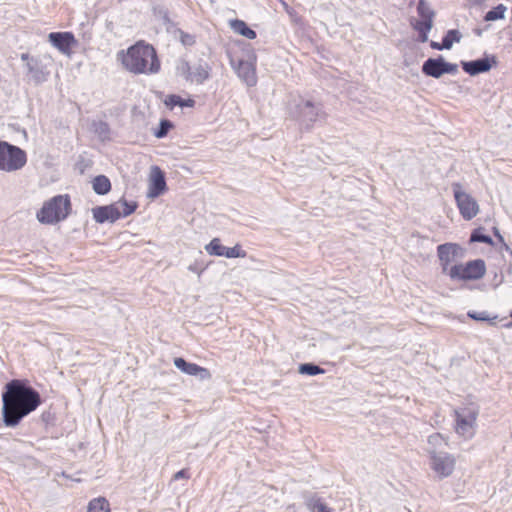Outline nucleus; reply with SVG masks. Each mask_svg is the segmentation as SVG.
<instances>
[{
	"instance_id": "nucleus-1",
	"label": "nucleus",
	"mask_w": 512,
	"mask_h": 512,
	"mask_svg": "<svg viewBox=\"0 0 512 512\" xmlns=\"http://www.w3.org/2000/svg\"><path fill=\"white\" fill-rule=\"evenodd\" d=\"M42 403L40 393L26 380L7 382L2 392V419L7 427H16L23 418L35 411Z\"/></svg>"
},
{
	"instance_id": "nucleus-2",
	"label": "nucleus",
	"mask_w": 512,
	"mask_h": 512,
	"mask_svg": "<svg viewBox=\"0 0 512 512\" xmlns=\"http://www.w3.org/2000/svg\"><path fill=\"white\" fill-rule=\"evenodd\" d=\"M122 64L134 74H156L161 67L156 50L144 41H139L127 49L122 55Z\"/></svg>"
},
{
	"instance_id": "nucleus-3",
	"label": "nucleus",
	"mask_w": 512,
	"mask_h": 512,
	"mask_svg": "<svg viewBox=\"0 0 512 512\" xmlns=\"http://www.w3.org/2000/svg\"><path fill=\"white\" fill-rule=\"evenodd\" d=\"M71 211L68 195H56L46 201L37 212V219L43 224H55L66 219Z\"/></svg>"
},
{
	"instance_id": "nucleus-4",
	"label": "nucleus",
	"mask_w": 512,
	"mask_h": 512,
	"mask_svg": "<svg viewBox=\"0 0 512 512\" xmlns=\"http://www.w3.org/2000/svg\"><path fill=\"white\" fill-rule=\"evenodd\" d=\"M27 163V154L20 147L0 140V170L14 172Z\"/></svg>"
},
{
	"instance_id": "nucleus-5",
	"label": "nucleus",
	"mask_w": 512,
	"mask_h": 512,
	"mask_svg": "<svg viewBox=\"0 0 512 512\" xmlns=\"http://www.w3.org/2000/svg\"><path fill=\"white\" fill-rule=\"evenodd\" d=\"M455 432L464 439H471L476 433L479 409L475 406H467L456 409Z\"/></svg>"
},
{
	"instance_id": "nucleus-6",
	"label": "nucleus",
	"mask_w": 512,
	"mask_h": 512,
	"mask_svg": "<svg viewBox=\"0 0 512 512\" xmlns=\"http://www.w3.org/2000/svg\"><path fill=\"white\" fill-rule=\"evenodd\" d=\"M486 274V264L483 259H475L465 264H456L450 267L448 276L452 280L470 281L479 280Z\"/></svg>"
},
{
	"instance_id": "nucleus-7",
	"label": "nucleus",
	"mask_w": 512,
	"mask_h": 512,
	"mask_svg": "<svg viewBox=\"0 0 512 512\" xmlns=\"http://www.w3.org/2000/svg\"><path fill=\"white\" fill-rule=\"evenodd\" d=\"M295 108L300 125L307 130L310 129L314 123L325 117L320 103L300 99Z\"/></svg>"
},
{
	"instance_id": "nucleus-8",
	"label": "nucleus",
	"mask_w": 512,
	"mask_h": 512,
	"mask_svg": "<svg viewBox=\"0 0 512 512\" xmlns=\"http://www.w3.org/2000/svg\"><path fill=\"white\" fill-rule=\"evenodd\" d=\"M421 71L425 76L438 79L444 74H457L458 65L447 62L443 56L439 55L436 58L426 59L422 64Z\"/></svg>"
},
{
	"instance_id": "nucleus-9",
	"label": "nucleus",
	"mask_w": 512,
	"mask_h": 512,
	"mask_svg": "<svg viewBox=\"0 0 512 512\" xmlns=\"http://www.w3.org/2000/svg\"><path fill=\"white\" fill-rule=\"evenodd\" d=\"M431 469L440 477L450 476L455 468L456 459L452 454L439 450H428Z\"/></svg>"
},
{
	"instance_id": "nucleus-10",
	"label": "nucleus",
	"mask_w": 512,
	"mask_h": 512,
	"mask_svg": "<svg viewBox=\"0 0 512 512\" xmlns=\"http://www.w3.org/2000/svg\"><path fill=\"white\" fill-rule=\"evenodd\" d=\"M454 198L461 216L465 220L473 219L479 212L477 201L468 193L461 190V185H453Z\"/></svg>"
},
{
	"instance_id": "nucleus-11",
	"label": "nucleus",
	"mask_w": 512,
	"mask_h": 512,
	"mask_svg": "<svg viewBox=\"0 0 512 512\" xmlns=\"http://www.w3.org/2000/svg\"><path fill=\"white\" fill-rule=\"evenodd\" d=\"M437 256L443 273L448 275L449 265L456 259H462L465 256V249L457 243H444L438 245Z\"/></svg>"
},
{
	"instance_id": "nucleus-12",
	"label": "nucleus",
	"mask_w": 512,
	"mask_h": 512,
	"mask_svg": "<svg viewBox=\"0 0 512 512\" xmlns=\"http://www.w3.org/2000/svg\"><path fill=\"white\" fill-rule=\"evenodd\" d=\"M460 64L464 72L470 76H476L481 73H486L490 71L492 67L496 66L497 58L492 54H484L482 58L471 61H461Z\"/></svg>"
},
{
	"instance_id": "nucleus-13",
	"label": "nucleus",
	"mask_w": 512,
	"mask_h": 512,
	"mask_svg": "<svg viewBox=\"0 0 512 512\" xmlns=\"http://www.w3.org/2000/svg\"><path fill=\"white\" fill-rule=\"evenodd\" d=\"M48 40L52 46L66 55H70L72 47L77 43L72 32H51Z\"/></svg>"
},
{
	"instance_id": "nucleus-14",
	"label": "nucleus",
	"mask_w": 512,
	"mask_h": 512,
	"mask_svg": "<svg viewBox=\"0 0 512 512\" xmlns=\"http://www.w3.org/2000/svg\"><path fill=\"white\" fill-rule=\"evenodd\" d=\"M166 189L167 185L164 172L158 166H153L147 196L149 198H157L162 195Z\"/></svg>"
},
{
	"instance_id": "nucleus-15",
	"label": "nucleus",
	"mask_w": 512,
	"mask_h": 512,
	"mask_svg": "<svg viewBox=\"0 0 512 512\" xmlns=\"http://www.w3.org/2000/svg\"><path fill=\"white\" fill-rule=\"evenodd\" d=\"M93 218L97 223L105 222L114 223L121 218L120 208L118 204H110L105 206H97L92 209Z\"/></svg>"
},
{
	"instance_id": "nucleus-16",
	"label": "nucleus",
	"mask_w": 512,
	"mask_h": 512,
	"mask_svg": "<svg viewBox=\"0 0 512 512\" xmlns=\"http://www.w3.org/2000/svg\"><path fill=\"white\" fill-rule=\"evenodd\" d=\"M174 365L181 372L190 375L197 376L201 380L209 379L211 374L208 369L201 367L195 363L187 362L184 358L177 357L174 359Z\"/></svg>"
},
{
	"instance_id": "nucleus-17",
	"label": "nucleus",
	"mask_w": 512,
	"mask_h": 512,
	"mask_svg": "<svg viewBox=\"0 0 512 512\" xmlns=\"http://www.w3.org/2000/svg\"><path fill=\"white\" fill-rule=\"evenodd\" d=\"M25 67L29 81L33 82L35 85H39L47 80L49 72L38 58L29 60V63H26Z\"/></svg>"
},
{
	"instance_id": "nucleus-18",
	"label": "nucleus",
	"mask_w": 512,
	"mask_h": 512,
	"mask_svg": "<svg viewBox=\"0 0 512 512\" xmlns=\"http://www.w3.org/2000/svg\"><path fill=\"white\" fill-rule=\"evenodd\" d=\"M236 72L239 78H241L248 86L252 87L256 85V71L252 63L240 60L236 68Z\"/></svg>"
},
{
	"instance_id": "nucleus-19",
	"label": "nucleus",
	"mask_w": 512,
	"mask_h": 512,
	"mask_svg": "<svg viewBox=\"0 0 512 512\" xmlns=\"http://www.w3.org/2000/svg\"><path fill=\"white\" fill-rule=\"evenodd\" d=\"M211 67L208 63L203 62L192 67L191 76L189 77L190 83L203 84L210 78Z\"/></svg>"
},
{
	"instance_id": "nucleus-20",
	"label": "nucleus",
	"mask_w": 512,
	"mask_h": 512,
	"mask_svg": "<svg viewBox=\"0 0 512 512\" xmlns=\"http://www.w3.org/2000/svg\"><path fill=\"white\" fill-rule=\"evenodd\" d=\"M410 25L418 33L417 41L421 43L428 41V34L433 27V22L412 18Z\"/></svg>"
},
{
	"instance_id": "nucleus-21",
	"label": "nucleus",
	"mask_w": 512,
	"mask_h": 512,
	"mask_svg": "<svg viewBox=\"0 0 512 512\" xmlns=\"http://www.w3.org/2000/svg\"><path fill=\"white\" fill-rule=\"evenodd\" d=\"M230 26L234 32L253 40L256 38V32L251 29L243 20L235 19L230 22Z\"/></svg>"
},
{
	"instance_id": "nucleus-22",
	"label": "nucleus",
	"mask_w": 512,
	"mask_h": 512,
	"mask_svg": "<svg viewBox=\"0 0 512 512\" xmlns=\"http://www.w3.org/2000/svg\"><path fill=\"white\" fill-rule=\"evenodd\" d=\"M92 188L98 195H106L111 190V182L105 175H98L92 180Z\"/></svg>"
},
{
	"instance_id": "nucleus-23",
	"label": "nucleus",
	"mask_w": 512,
	"mask_h": 512,
	"mask_svg": "<svg viewBox=\"0 0 512 512\" xmlns=\"http://www.w3.org/2000/svg\"><path fill=\"white\" fill-rule=\"evenodd\" d=\"M164 104L169 107L170 109H173L175 106L179 107H194L195 100L188 98V99H182L177 94H170L168 95L165 100Z\"/></svg>"
},
{
	"instance_id": "nucleus-24",
	"label": "nucleus",
	"mask_w": 512,
	"mask_h": 512,
	"mask_svg": "<svg viewBox=\"0 0 512 512\" xmlns=\"http://www.w3.org/2000/svg\"><path fill=\"white\" fill-rule=\"evenodd\" d=\"M418 19L423 21L433 22L435 18V11L431 8L426 0H419L417 4Z\"/></svg>"
},
{
	"instance_id": "nucleus-25",
	"label": "nucleus",
	"mask_w": 512,
	"mask_h": 512,
	"mask_svg": "<svg viewBox=\"0 0 512 512\" xmlns=\"http://www.w3.org/2000/svg\"><path fill=\"white\" fill-rule=\"evenodd\" d=\"M87 512H111L110 504L104 497L94 498L89 502Z\"/></svg>"
},
{
	"instance_id": "nucleus-26",
	"label": "nucleus",
	"mask_w": 512,
	"mask_h": 512,
	"mask_svg": "<svg viewBox=\"0 0 512 512\" xmlns=\"http://www.w3.org/2000/svg\"><path fill=\"white\" fill-rule=\"evenodd\" d=\"M462 39V34L457 29H450L442 38V46L449 50L452 48L454 43H459Z\"/></svg>"
},
{
	"instance_id": "nucleus-27",
	"label": "nucleus",
	"mask_w": 512,
	"mask_h": 512,
	"mask_svg": "<svg viewBox=\"0 0 512 512\" xmlns=\"http://www.w3.org/2000/svg\"><path fill=\"white\" fill-rule=\"evenodd\" d=\"M205 250L210 255L224 256L226 247L221 244V241L219 238H214L210 241L209 244H207L205 246Z\"/></svg>"
},
{
	"instance_id": "nucleus-28",
	"label": "nucleus",
	"mask_w": 512,
	"mask_h": 512,
	"mask_svg": "<svg viewBox=\"0 0 512 512\" xmlns=\"http://www.w3.org/2000/svg\"><path fill=\"white\" fill-rule=\"evenodd\" d=\"M306 505L310 512H331L330 508L318 497H311Z\"/></svg>"
},
{
	"instance_id": "nucleus-29",
	"label": "nucleus",
	"mask_w": 512,
	"mask_h": 512,
	"mask_svg": "<svg viewBox=\"0 0 512 512\" xmlns=\"http://www.w3.org/2000/svg\"><path fill=\"white\" fill-rule=\"evenodd\" d=\"M506 10H507L506 6H504L503 4H499L496 7L489 10L485 14L484 20L485 21H496V20L503 19L505 17Z\"/></svg>"
},
{
	"instance_id": "nucleus-30",
	"label": "nucleus",
	"mask_w": 512,
	"mask_h": 512,
	"mask_svg": "<svg viewBox=\"0 0 512 512\" xmlns=\"http://www.w3.org/2000/svg\"><path fill=\"white\" fill-rule=\"evenodd\" d=\"M324 372L323 368L314 363H303L299 366V373L303 375L315 376Z\"/></svg>"
},
{
	"instance_id": "nucleus-31",
	"label": "nucleus",
	"mask_w": 512,
	"mask_h": 512,
	"mask_svg": "<svg viewBox=\"0 0 512 512\" xmlns=\"http://www.w3.org/2000/svg\"><path fill=\"white\" fill-rule=\"evenodd\" d=\"M192 67L185 59L178 60L176 64V73L181 76L187 82H189V77L191 76Z\"/></svg>"
},
{
	"instance_id": "nucleus-32",
	"label": "nucleus",
	"mask_w": 512,
	"mask_h": 512,
	"mask_svg": "<svg viewBox=\"0 0 512 512\" xmlns=\"http://www.w3.org/2000/svg\"><path fill=\"white\" fill-rule=\"evenodd\" d=\"M470 242L472 243H485V244H493V240L489 235L483 233L482 228L474 229L470 235Z\"/></svg>"
},
{
	"instance_id": "nucleus-33",
	"label": "nucleus",
	"mask_w": 512,
	"mask_h": 512,
	"mask_svg": "<svg viewBox=\"0 0 512 512\" xmlns=\"http://www.w3.org/2000/svg\"><path fill=\"white\" fill-rule=\"evenodd\" d=\"M467 316L476 321H487L490 324H495V320L498 318L497 315H494L493 317H491L488 314V312H486V311H482V312L469 311L467 313Z\"/></svg>"
},
{
	"instance_id": "nucleus-34",
	"label": "nucleus",
	"mask_w": 512,
	"mask_h": 512,
	"mask_svg": "<svg viewBox=\"0 0 512 512\" xmlns=\"http://www.w3.org/2000/svg\"><path fill=\"white\" fill-rule=\"evenodd\" d=\"M428 450H438L443 444L445 443V440L443 436L440 433H434L428 437Z\"/></svg>"
},
{
	"instance_id": "nucleus-35",
	"label": "nucleus",
	"mask_w": 512,
	"mask_h": 512,
	"mask_svg": "<svg viewBox=\"0 0 512 512\" xmlns=\"http://www.w3.org/2000/svg\"><path fill=\"white\" fill-rule=\"evenodd\" d=\"M117 204L118 206L120 205L123 207V210H120L121 217H127L131 215L137 208L136 202H128L125 199L120 200Z\"/></svg>"
},
{
	"instance_id": "nucleus-36",
	"label": "nucleus",
	"mask_w": 512,
	"mask_h": 512,
	"mask_svg": "<svg viewBox=\"0 0 512 512\" xmlns=\"http://www.w3.org/2000/svg\"><path fill=\"white\" fill-rule=\"evenodd\" d=\"M172 126L173 125L171 121L167 119L161 120L158 129L154 132L155 137L164 138L168 134Z\"/></svg>"
},
{
	"instance_id": "nucleus-37",
	"label": "nucleus",
	"mask_w": 512,
	"mask_h": 512,
	"mask_svg": "<svg viewBox=\"0 0 512 512\" xmlns=\"http://www.w3.org/2000/svg\"><path fill=\"white\" fill-rule=\"evenodd\" d=\"M246 252L241 249L240 245H235L234 247H226L225 255L226 258H238V257H245Z\"/></svg>"
},
{
	"instance_id": "nucleus-38",
	"label": "nucleus",
	"mask_w": 512,
	"mask_h": 512,
	"mask_svg": "<svg viewBox=\"0 0 512 512\" xmlns=\"http://www.w3.org/2000/svg\"><path fill=\"white\" fill-rule=\"evenodd\" d=\"M95 132L99 135L102 140H105L109 137L110 129L109 125L106 122H98L94 125Z\"/></svg>"
},
{
	"instance_id": "nucleus-39",
	"label": "nucleus",
	"mask_w": 512,
	"mask_h": 512,
	"mask_svg": "<svg viewBox=\"0 0 512 512\" xmlns=\"http://www.w3.org/2000/svg\"><path fill=\"white\" fill-rule=\"evenodd\" d=\"M180 41L185 46H192L195 44V36L189 33L180 31Z\"/></svg>"
},
{
	"instance_id": "nucleus-40",
	"label": "nucleus",
	"mask_w": 512,
	"mask_h": 512,
	"mask_svg": "<svg viewBox=\"0 0 512 512\" xmlns=\"http://www.w3.org/2000/svg\"><path fill=\"white\" fill-rule=\"evenodd\" d=\"M175 480L182 479V478H189V473L186 469H182L174 474L173 477Z\"/></svg>"
},
{
	"instance_id": "nucleus-41",
	"label": "nucleus",
	"mask_w": 512,
	"mask_h": 512,
	"mask_svg": "<svg viewBox=\"0 0 512 512\" xmlns=\"http://www.w3.org/2000/svg\"><path fill=\"white\" fill-rule=\"evenodd\" d=\"M430 47L434 50H446V48L444 46H442V42L439 43V42H436V41H431L430 42Z\"/></svg>"
},
{
	"instance_id": "nucleus-42",
	"label": "nucleus",
	"mask_w": 512,
	"mask_h": 512,
	"mask_svg": "<svg viewBox=\"0 0 512 512\" xmlns=\"http://www.w3.org/2000/svg\"><path fill=\"white\" fill-rule=\"evenodd\" d=\"M35 57H31L28 53H22L21 54V60L26 63H29V60H35Z\"/></svg>"
},
{
	"instance_id": "nucleus-43",
	"label": "nucleus",
	"mask_w": 512,
	"mask_h": 512,
	"mask_svg": "<svg viewBox=\"0 0 512 512\" xmlns=\"http://www.w3.org/2000/svg\"><path fill=\"white\" fill-rule=\"evenodd\" d=\"M494 235L500 240V241H503V237L501 236V234L499 233L498 229L497 228H494Z\"/></svg>"
},
{
	"instance_id": "nucleus-44",
	"label": "nucleus",
	"mask_w": 512,
	"mask_h": 512,
	"mask_svg": "<svg viewBox=\"0 0 512 512\" xmlns=\"http://www.w3.org/2000/svg\"><path fill=\"white\" fill-rule=\"evenodd\" d=\"M474 32L477 36H481L482 34V31L480 29H475Z\"/></svg>"
},
{
	"instance_id": "nucleus-45",
	"label": "nucleus",
	"mask_w": 512,
	"mask_h": 512,
	"mask_svg": "<svg viewBox=\"0 0 512 512\" xmlns=\"http://www.w3.org/2000/svg\"><path fill=\"white\" fill-rule=\"evenodd\" d=\"M506 327H507V328L512 327V322H510V323L506 324Z\"/></svg>"
},
{
	"instance_id": "nucleus-46",
	"label": "nucleus",
	"mask_w": 512,
	"mask_h": 512,
	"mask_svg": "<svg viewBox=\"0 0 512 512\" xmlns=\"http://www.w3.org/2000/svg\"><path fill=\"white\" fill-rule=\"evenodd\" d=\"M510 316H511V318H512V312L510 313Z\"/></svg>"
}]
</instances>
